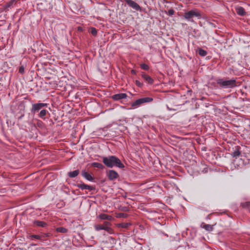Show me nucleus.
Here are the masks:
<instances>
[{
    "mask_svg": "<svg viewBox=\"0 0 250 250\" xmlns=\"http://www.w3.org/2000/svg\"><path fill=\"white\" fill-rule=\"evenodd\" d=\"M174 10L173 9H170L167 11V14L169 16H172L174 14Z\"/></svg>",
    "mask_w": 250,
    "mask_h": 250,
    "instance_id": "nucleus-34",
    "label": "nucleus"
},
{
    "mask_svg": "<svg viewBox=\"0 0 250 250\" xmlns=\"http://www.w3.org/2000/svg\"><path fill=\"white\" fill-rule=\"evenodd\" d=\"M237 78H232L229 79V78H220L216 79V82L220 89H232L240 85L236 81Z\"/></svg>",
    "mask_w": 250,
    "mask_h": 250,
    "instance_id": "nucleus-1",
    "label": "nucleus"
},
{
    "mask_svg": "<svg viewBox=\"0 0 250 250\" xmlns=\"http://www.w3.org/2000/svg\"><path fill=\"white\" fill-rule=\"evenodd\" d=\"M240 147L238 146L236 147V149L234 150V151L232 153V156L234 157H236L237 156H239L241 154L240 151L239 150V148Z\"/></svg>",
    "mask_w": 250,
    "mask_h": 250,
    "instance_id": "nucleus-23",
    "label": "nucleus"
},
{
    "mask_svg": "<svg viewBox=\"0 0 250 250\" xmlns=\"http://www.w3.org/2000/svg\"><path fill=\"white\" fill-rule=\"evenodd\" d=\"M78 30V31H81L83 30V28L81 27H79Z\"/></svg>",
    "mask_w": 250,
    "mask_h": 250,
    "instance_id": "nucleus-37",
    "label": "nucleus"
},
{
    "mask_svg": "<svg viewBox=\"0 0 250 250\" xmlns=\"http://www.w3.org/2000/svg\"><path fill=\"white\" fill-rule=\"evenodd\" d=\"M241 206L244 208L248 209L250 210V202L242 203Z\"/></svg>",
    "mask_w": 250,
    "mask_h": 250,
    "instance_id": "nucleus-24",
    "label": "nucleus"
},
{
    "mask_svg": "<svg viewBox=\"0 0 250 250\" xmlns=\"http://www.w3.org/2000/svg\"><path fill=\"white\" fill-rule=\"evenodd\" d=\"M235 11L237 15L241 16H245L247 14L244 8L241 6H238L236 7Z\"/></svg>",
    "mask_w": 250,
    "mask_h": 250,
    "instance_id": "nucleus-13",
    "label": "nucleus"
},
{
    "mask_svg": "<svg viewBox=\"0 0 250 250\" xmlns=\"http://www.w3.org/2000/svg\"><path fill=\"white\" fill-rule=\"evenodd\" d=\"M37 125L38 127L42 128L43 126V123L42 121L38 120L37 122Z\"/></svg>",
    "mask_w": 250,
    "mask_h": 250,
    "instance_id": "nucleus-31",
    "label": "nucleus"
},
{
    "mask_svg": "<svg viewBox=\"0 0 250 250\" xmlns=\"http://www.w3.org/2000/svg\"><path fill=\"white\" fill-rule=\"evenodd\" d=\"M51 236V234L50 233H44L42 235H40L39 240L45 241L47 239V238L50 237Z\"/></svg>",
    "mask_w": 250,
    "mask_h": 250,
    "instance_id": "nucleus-21",
    "label": "nucleus"
},
{
    "mask_svg": "<svg viewBox=\"0 0 250 250\" xmlns=\"http://www.w3.org/2000/svg\"><path fill=\"white\" fill-rule=\"evenodd\" d=\"M76 186L82 190L88 189L90 191H91L95 189V188L93 187L86 185L82 182H81V183L80 184H77L76 185Z\"/></svg>",
    "mask_w": 250,
    "mask_h": 250,
    "instance_id": "nucleus-9",
    "label": "nucleus"
},
{
    "mask_svg": "<svg viewBox=\"0 0 250 250\" xmlns=\"http://www.w3.org/2000/svg\"><path fill=\"white\" fill-rule=\"evenodd\" d=\"M102 161L104 164L109 168L117 167L120 168L125 167L124 165L121 161L116 156L109 155L107 157H102Z\"/></svg>",
    "mask_w": 250,
    "mask_h": 250,
    "instance_id": "nucleus-2",
    "label": "nucleus"
},
{
    "mask_svg": "<svg viewBox=\"0 0 250 250\" xmlns=\"http://www.w3.org/2000/svg\"><path fill=\"white\" fill-rule=\"evenodd\" d=\"M47 113H48V111L47 110H46V109H42L39 113L38 116L39 118L44 120L45 119V116Z\"/></svg>",
    "mask_w": 250,
    "mask_h": 250,
    "instance_id": "nucleus-18",
    "label": "nucleus"
},
{
    "mask_svg": "<svg viewBox=\"0 0 250 250\" xmlns=\"http://www.w3.org/2000/svg\"><path fill=\"white\" fill-rule=\"evenodd\" d=\"M135 83L137 86L140 87H142L143 85V84L139 80H136Z\"/></svg>",
    "mask_w": 250,
    "mask_h": 250,
    "instance_id": "nucleus-33",
    "label": "nucleus"
},
{
    "mask_svg": "<svg viewBox=\"0 0 250 250\" xmlns=\"http://www.w3.org/2000/svg\"><path fill=\"white\" fill-rule=\"evenodd\" d=\"M197 51H198L199 55L202 57L206 56L208 53L207 51L201 48H198L197 49Z\"/></svg>",
    "mask_w": 250,
    "mask_h": 250,
    "instance_id": "nucleus-22",
    "label": "nucleus"
},
{
    "mask_svg": "<svg viewBox=\"0 0 250 250\" xmlns=\"http://www.w3.org/2000/svg\"><path fill=\"white\" fill-rule=\"evenodd\" d=\"M127 97L125 93H118L114 94L111 96V98L114 101H119L122 99H125Z\"/></svg>",
    "mask_w": 250,
    "mask_h": 250,
    "instance_id": "nucleus-8",
    "label": "nucleus"
},
{
    "mask_svg": "<svg viewBox=\"0 0 250 250\" xmlns=\"http://www.w3.org/2000/svg\"><path fill=\"white\" fill-rule=\"evenodd\" d=\"M56 231L59 232L65 233L68 232V230L63 227H58L56 229Z\"/></svg>",
    "mask_w": 250,
    "mask_h": 250,
    "instance_id": "nucleus-25",
    "label": "nucleus"
},
{
    "mask_svg": "<svg viewBox=\"0 0 250 250\" xmlns=\"http://www.w3.org/2000/svg\"><path fill=\"white\" fill-rule=\"evenodd\" d=\"M15 3H16L15 0H11L10 1L8 2L7 3H6L5 7H6V8L11 7V6H13V5L14 4H15Z\"/></svg>",
    "mask_w": 250,
    "mask_h": 250,
    "instance_id": "nucleus-27",
    "label": "nucleus"
},
{
    "mask_svg": "<svg viewBox=\"0 0 250 250\" xmlns=\"http://www.w3.org/2000/svg\"><path fill=\"white\" fill-rule=\"evenodd\" d=\"M131 73L133 75H136V70H134V69H132L131 70Z\"/></svg>",
    "mask_w": 250,
    "mask_h": 250,
    "instance_id": "nucleus-36",
    "label": "nucleus"
},
{
    "mask_svg": "<svg viewBox=\"0 0 250 250\" xmlns=\"http://www.w3.org/2000/svg\"><path fill=\"white\" fill-rule=\"evenodd\" d=\"M19 72L22 74H23L24 73V67L23 65H21V66H20Z\"/></svg>",
    "mask_w": 250,
    "mask_h": 250,
    "instance_id": "nucleus-30",
    "label": "nucleus"
},
{
    "mask_svg": "<svg viewBox=\"0 0 250 250\" xmlns=\"http://www.w3.org/2000/svg\"><path fill=\"white\" fill-rule=\"evenodd\" d=\"M81 175L83 177L89 181H93L94 179V177L91 174L84 170L82 171Z\"/></svg>",
    "mask_w": 250,
    "mask_h": 250,
    "instance_id": "nucleus-12",
    "label": "nucleus"
},
{
    "mask_svg": "<svg viewBox=\"0 0 250 250\" xmlns=\"http://www.w3.org/2000/svg\"><path fill=\"white\" fill-rule=\"evenodd\" d=\"M127 5L136 11H141V6L136 2L132 0H123Z\"/></svg>",
    "mask_w": 250,
    "mask_h": 250,
    "instance_id": "nucleus-7",
    "label": "nucleus"
},
{
    "mask_svg": "<svg viewBox=\"0 0 250 250\" xmlns=\"http://www.w3.org/2000/svg\"><path fill=\"white\" fill-rule=\"evenodd\" d=\"M131 225V224L130 223H122L117 224L116 225V226L118 228L127 229L129 228V227Z\"/></svg>",
    "mask_w": 250,
    "mask_h": 250,
    "instance_id": "nucleus-16",
    "label": "nucleus"
},
{
    "mask_svg": "<svg viewBox=\"0 0 250 250\" xmlns=\"http://www.w3.org/2000/svg\"><path fill=\"white\" fill-rule=\"evenodd\" d=\"M124 211H128L127 208L125 207L124 208V209H123Z\"/></svg>",
    "mask_w": 250,
    "mask_h": 250,
    "instance_id": "nucleus-38",
    "label": "nucleus"
},
{
    "mask_svg": "<svg viewBox=\"0 0 250 250\" xmlns=\"http://www.w3.org/2000/svg\"><path fill=\"white\" fill-rule=\"evenodd\" d=\"M99 217L102 220H107L109 221H111L113 219V217L111 215H109L104 213L100 214L99 215Z\"/></svg>",
    "mask_w": 250,
    "mask_h": 250,
    "instance_id": "nucleus-15",
    "label": "nucleus"
},
{
    "mask_svg": "<svg viewBox=\"0 0 250 250\" xmlns=\"http://www.w3.org/2000/svg\"><path fill=\"white\" fill-rule=\"evenodd\" d=\"M141 77L142 78L145 80L148 83L150 84H152L153 83L154 81V80L151 78L149 75H147L145 72H142L141 73Z\"/></svg>",
    "mask_w": 250,
    "mask_h": 250,
    "instance_id": "nucleus-10",
    "label": "nucleus"
},
{
    "mask_svg": "<svg viewBox=\"0 0 250 250\" xmlns=\"http://www.w3.org/2000/svg\"><path fill=\"white\" fill-rule=\"evenodd\" d=\"M140 67L141 69L145 70H148L149 69V66L146 63L141 64Z\"/></svg>",
    "mask_w": 250,
    "mask_h": 250,
    "instance_id": "nucleus-28",
    "label": "nucleus"
},
{
    "mask_svg": "<svg viewBox=\"0 0 250 250\" xmlns=\"http://www.w3.org/2000/svg\"><path fill=\"white\" fill-rule=\"evenodd\" d=\"M48 104L46 103H36L33 104L32 105L31 108V112L32 114H36L43 107H47Z\"/></svg>",
    "mask_w": 250,
    "mask_h": 250,
    "instance_id": "nucleus-5",
    "label": "nucleus"
},
{
    "mask_svg": "<svg viewBox=\"0 0 250 250\" xmlns=\"http://www.w3.org/2000/svg\"><path fill=\"white\" fill-rule=\"evenodd\" d=\"M29 237L31 239L35 238V239L39 240L40 235L32 234V235H30Z\"/></svg>",
    "mask_w": 250,
    "mask_h": 250,
    "instance_id": "nucleus-35",
    "label": "nucleus"
},
{
    "mask_svg": "<svg viewBox=\"0 0 250 250\" xmlns=\"http://www.w3.org/2000/svg\"><path fill=\"white\" fill-rule=\"evenodd\" d=\"M110 238L112 240H113V241H115V240L114 238H113V237H110Z\"/></svg>",
    "mask_w": 250,
    "mask_h": 250,
    "instance_id": "nucleus-39",
    "label": "nucleus"
},
{
    "mask_svg": "<svg viewBox=\"0 0 250 250\" xmlns=\"http://www.w3.org/2000/svg\"><path fill=\"white\" fill-rule=\"evenodd\" d=\"M91 165L92 167H96L101 169H103L104 168V166L102 164L99 163L93 162L91 163Z\"/></svg>",
    "mask_w": 250,
    "mask_h": 250,
    "instance_id": "nucleus-19",
    "label": "nucleus"
},
{
    "mask_svg": "<svg viewBox=\"0 0 250 250\" xmlns=\"http://www.w3.org/2000/svg\"><path fill=\"white\" fill-rule=\"evenodd\" d=\"M183 17L188 21L193 22V20L192 19L193 17H196L198 19H200L201 17V15L199 10L196 9H194L193 10H191L185 12L183 15Z\"/></svg>",
    "mask_w": 250,
    "mask_h": 250,
    "instance_id": "nucleus-3",
    "label": "nucleus"
},
{
    "mask_svg": "<svg viewBox=\"0 0 250 250\" xmlns=\"http://www.w3.org/2000/svg\"><path fill=\"white\" fill-rule=\"evenodd\" d=\"M110 223L108 222L105 221L103 225L98 224L95 226V229L97 231L100 230H105V227L110 225Z\"/></svg>",
    "mask_w": 250,
    "mask_h": 250,
    "instance_id": "nucleus-11",
    "label": "nucleus"
},
{
    "mask_svg": "<svg viewBox=\"0 0 250 250\" xmlns=\"http://www.w3.org/2000/svg\"><path fill=\"white\" fill-rule=\"evenodd\" d=\"M79 174V170L78 169L75 170L73 171H70L68 173V175L70 178H74L77 176Z\"/></svg>",
    "mask_w": 250,
    "mask_h": 250,
    "instance_id": "nucleus-20",
    "label": "nucleus"
},
{
    "mask_svg": "<svg viewBox=\"0 0 250 250\" xmlns=\"http://www.w3.org/2000/svg\"><path fill=\"white\" fill-rule=\"evenodd\" d=\"M33 224L35 226L42 228H45L47 226V224L46 222L38 220L34 221Z\"/></svg>",
    "mask_w": 250,
    "mask_h": 250,
    "instance_id": "nucleus-14",
    "label": "nucleus"
},
{
    "mask_svg": "<svg viewBox=\"0 0 250 250\" xmlns=\"http://www.w3.org/2000/svg\"><path fill=\"white\" fill-rule=\"evenodd\" d=\"M201 228L205 229L206 230L208 231H211L213 229V225L206 224L204 223H202L201 224Z\"/></svg>",
    "mask_w": 250,
    "mask_h": 250,
    "instance_id": "nucleus-17",
    "label": "nucleus"
},
{
    "mask_svg": "<svg viewBox=\"0 0 250 250\" xmlns=\"http://www.w3.org/2000/svg\"><path fill=\"white\" fill-rule=\"evenodd\" d=\"M153 100V99L151 97H144L140 98L133 102L131 106L132 107H136L144 103H150L152 102Z\"/></svg>",
    "mask_w": 250,
    "mask_h": 250,
    "instance_id": "nucleus-4",
    "label": "nucleus"
},
{
    "mask_svg": "<svg viewBox=\"0 0 250 250\" xmlns=\"http://www.w3.org/2000/svg\"><path fill=\"white\" fill-rule=\"evenodd\" d=\"M89 32L94 36L97 35V30L93 27H91L89 29Z\"/></svg>",
    "mask_w": 250,
    "mask_h": 250,
    "instance_id": "nucleus-26",
    "label": "nucleus"
},
{
    "mask_svg": "<svg viewBox=\"0 0 250 250\" xmlns=\"http://www.w3.org/2000/svg\"><path fill=\"white\" fill-rule=\"evenodd\" d=\"M127 216V214L124 213H119L118 214V217H124L126 218Z\"/></svg>",
    "mask_w": 250,
    "mask_h": 250,
    "instance_id": "nucleus-32",
    "label": "nucleus"
},
{
    "mask_svg": "<svg viewBox=\"0 0 250 250\" xmlns=\"http://www.w3.org/2000/svg\"><path fill=\"white\" fill-rule=\"evenodd\" d=\"M106 176L110 181H113L119 177V175L118 172L113 169H110L107 171Z\"/></svg>",
    "mask_w": 250,
    "mask_h": 250,
    "instance_id": "nucleus-6",
    "label": "nucleus"
},
{
    "mask_svg": "<svg viewBox=\"0 0 250 250\" xmlns=\"http://www.w3.org/2000/svg\"><path fill=\"white\" fill-rule=\"evenodd\" d=\"M105 230L107 231L110 234H112L114 233L113 229L109 227L108 226H107V227H105Z\"/></svg>",
    "mask_w": 250,
    "mask_h": 250,
    "instance_id": "nucleus-29",
    "label": "nucleus"
}]
</instances>
